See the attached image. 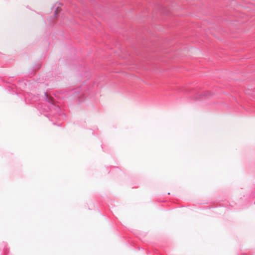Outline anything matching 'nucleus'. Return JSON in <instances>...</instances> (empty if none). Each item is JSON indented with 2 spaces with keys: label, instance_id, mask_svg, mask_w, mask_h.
I'll use <instances>...</instances> for the list:
<instances>
[{
  "label": "nucleus",
  "instance_id": "1",
  "mask_svg": "<svg viewBox=\"0 0 255 255\" xmlns=\"http://www.w3.org/2000/svg\"><path fill=\"white\" fill-rule=\"evenodd\" d=\"M61 10V9L60 7H57L56 9V10H55V15H57L58 14Z\"/></svg>",
  "mask_w": 255,
  "mask_h": 255
}]
</instances>
